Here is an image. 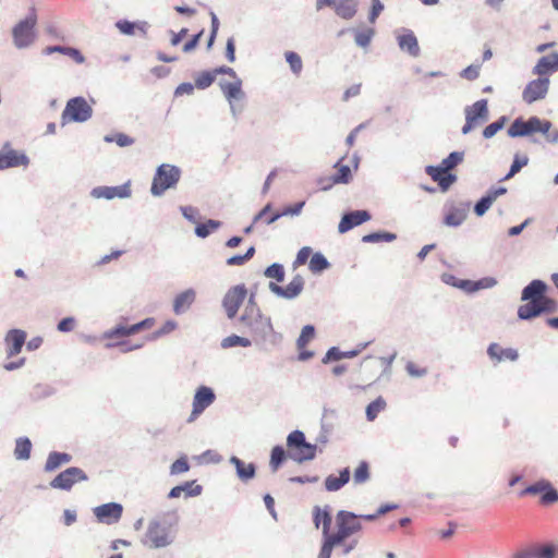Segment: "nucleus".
I'll return each instance as SVG.
<instances>
[{
  "instance_id": "48",
  "label": "nucleus",
  "mask_w": 558,
  "mask_h": 558,
  "mask_svg": "<svg viewBox=\"0 0 558 558\" xmlns=\"http://www.w3.org/2000/svg\"><path fill=\"white\" fill-rule=\"evenodd\" d=\"M215 78V73L204 71L195 77V86L199 89H205L214 83Z\"/></svg>"
},
{
  "instance_id": "53",
  "label": "nucleus",
  "mask_w": 558,
  "mask_h": 558,
  "mask_svg": "<svg viewBox=\"0 0 558 558\" xmlns=\"http://www.w3.org/2000/svg\"><path fill=\"white\" fill-rule=\"evenodd\" d=\"M374 36V29L367 28L355 34V43L361 47H367Z\"/></svg>"
},
{
  "instance_id": "52",
  "label": "nucleus",
  "mask_w": 558,
  "mask_h": 558,
  "mask_svg": "<svg viewBox=\"0 0 558 558\" xmlns=\"http://www.w3.org/2000/svg\"><path fill=\"white\" fill-rule=\"evenodd\" d=\"M286 60L293 73L299 74L302 71L303 63L301 57L294 51L286 52Z\"/></svg>"
},
{
  "instance_id": "8",
  "label": "nucleus",
  "mask_w": 558,
  "mask_h": 558,
  "mask_svg": "<svg viewBox=\"0 0 558 558\" xmlns=\"http://www.w3.org/2000/svg\"><path fill=\"white\" fill-rule=\"evenodd\" d=\"M37 23V15L33 9L32 13L23 21L17 23L12 31L14 45L17 48L29 46L35 39L34 28Z\"/></svg>"
},
{
  "instance_id": "58",
  "label": "nucleus",
  "mask_w": 558,
  "mask_h": 558,
  "mask_svg": "<svg viewBox=\"0 0 558 558\" xmlns=\"http://www.w3.org/2000/svg\"><path fill=\"white\" fill-rule=\"evenodd\" d=\"M181 487H184L183 493L185 494V497L198 496L203 489L201 485L195 483V481L185 482Z\"/></svg>"
},
{
  "instance_id": "51",
  "label": "nucleus",
  "mask_w": 558,
  "mask_h": 558,
  "mask_svg": "<svg viewBox=\"0 0 558 558\" xmlns=\"http://www.w3.org/2000/svg\"><path fill=\"white\" fill-rule=\"evenodd\" d=\"M255 254L254 246H251L245 254L243 255H234L227 259V265L229 266H241L244 265L247 260H250Z\"/></svg>"
},
{
  "instance_id": "2",
  "label": "nucleus",
  "mask_w": 558,
  "mask_h": 558,
  "mask_svg": "<svg viewBox=\"0 0 558 558\" xmlns=\"http://www.w3.org/2000/svg\"><path fill=\"white\" fill-rule=\"evenodd\" d=\"M547 286L542 280L531 281L522 291V301L527 303L519 306L518 316L520 319H531L542 313H551L557 308L556 301L547 298L545 292Z\"/></svg>"
},
{
  "instance_id": "64",
  "label": "nucleus",
  "mask_w": 558,
  "mask_h": 558,
  "mask_svg": "<svg viewBox=\"0 0 558 558\" xmlns=\"http://www.w3.org/2000/svg\"><path fill=\"white\" fill-rule=\"evenodd\" d=\"M554 549L550 546H544L536 549L532 556L535 558H554Z\"/></svg>"
},
{
  "instance_id": "36",
  "label": "nucleus",
  "mask_w": 558,
  "mask_h": 558,
  "mask_svg": "<svg viewBox=\"0 0 558 558\" xmlns=\"http://www.w3.org/2000/svg\"><path fill=\"white\" fill-rule=\"evenodd\" d=\"M335 168L337 169V173L330 179V183L327 185H324L323 189L327 190L332 184L336 183H348L351 178V170L349 166L342 165L340 161L335 165Z\"/></svg>"
},
{
  "instance_id": "56",
  "label": "nucleus",
  "mask_w": 558,
  "mask_h": 558,
  "mask_svg": "<svg viewBox=\"0 0 558 558\" xmlns=\"http://www.w3.org/2000/svg\"><path fill=\"white\" fill-rule=\"evenodd\" d=\"M354 353H344V352H341L338 348H331L327 351L325 357L323 359V362L324 363H328L329 361H338V360H341L342 357H347V356H353Z\"/></svg>"
},
{
  "instance_id": "6",
  "label": "nucleus",
  "mask_w": 558,
  "mask_h": 558,
  "mask_svg": "<svg viewBox=\"0 0 558 558\" xmlns=\"http://www.w3.org/2000/svg\"><path fill=\"white\" fill-rule=\"evenodd\" d=\"M173 541L171 526L159 521L150 522L143 544L149 548H161L170 545Z\"/></svg>"
},
{
  "instance_id": "47",
  "label": "nucleus",
  "mask_w": 558,
  "mask_h": 558,
  "mask_svg": "<svg viewBox=\"0 0 558 558\" xmlns=\"http://www.w3.org/2000/svg\"><path fill=\"white\" fill-rule=\"evenodd\" d=\"M369 478V465L367 462L362 461L353 474V481L356 484L365 483Z\"/></svg>"
},
{
  "instance_id": "41",
  "label": "nucleus",
  "mask_w": 558,
  "mask_h": 558,
  "mask_svg": "<svg viewBox=\"0 0 558 558\" xmlns=\"http://www.w3.org/2000/svg\"><path fill=\"white\" fill-rule=\"evenodd\" d=\"M304 204H305L304 202H299L292 206L286 207L281 213L274 214L269 219H267V225H271L272 222H275L277 219H279L282 216L299 215L301 213Z\"/></svg>"
},
{
  "instance_id": "12",
  "label": "nucleus",
  "mask_w": 558,
  "mask_h": 558,
  "mask_svg": "<svg viewBox=\"0 0 558 558\" xmlns=\"http://www.w3.org/2000/svg\"><path fill=\"white\" fill-rule=\"evenodd\" d=\"M215 401L214 391L206 386H202L196 390L193 399V410L189 417V422L196 420L206 408H208Z\"/></svg>"
},
{
  "instance_id": "38",
  "label": "nucleus",
  "mask_w": 558,
  "mask_h": 558,
  "mask_svg": "<svg viewBox=\"0 0 558 558\" xmlns=\"http://www.w3.org/2000/svg\"><path fill=\"white\" fill-rule=\"evenodd\" d=\"M466 218V211L462 208H451L446 214L444 222L450 227L460 226Z\"/></svg>"
},
{
  "instance_id": "9",
  "label": "nucleus",
  "mask_w": 558,
  "mask_h": 558,
  "mask_svg": "<svg viewBox=\"0 0 558 558\" xmlns=\"http://www.w3.org/2000/svg\"><path fill=\"white\" fill-rule=\"evenodd\" d=\"M247 298V289L245 284H236L230 288L223 296L222 306L229 319H233L240 306L244 303Z\"/></svg>"
},
{
  "instance_id": "13",
  "label": "nucleus",
  "mask_w": 558,
  "mask_h": 558,
  "mask_svg": "<svg viewBox=\"0 0 558 558\" xmlns=\"http://www.w3.org/2000/svg\"><path fill=\"white\" fill-rule=\"evenodd\" d=\"M304 289V279L302 276L296 275L287 287H281L277 282H269V290L276 295L283 299H294Z\"/></svg>"
},
{
  "instance_id": "16",
  "label": "nucleus",
  "mask_w": 558,
  "mask_h": 558,
  "mask_svg": "<svg viewBox=\"0 0 558 558\" xmlns=\"http://www.w3.org/2000/svg\"><path fill=\"white\" fill-rule=\"evenodd\" d=\"M542 494L541 501L545 505L554 502L558 500V494L555 489L550 487V484L546 481H539L533 485L527 486L524 488L520 496H526V495H537Z\"/></svg>"
},
{
  "instance_id": "19",
  "label": "nucleus",
  "mask_w": 558,
  "mask_h": 558,
  "mask_svg": "<svg viewBox=\"0 0 558 558\" xmlns=\"http://www.w3.org/2000/svg\"><path fill=\"white\" fill-rule=\"evenodd\" d=\"M232 81L221 80L219 82V87L233 109L234 101L241 100L244 98V92L242 90V81L238 77H231Z\"/></svg>"
},
{
  "instance_id": "46",
  "label": "nucleus",
  "mask_w": 558,
  "mask_h": 558,
  "mask_svg": "<svg viewBox=\"0 0 558 558\" xmlns=\"http://www.w3.org/2000/svg\"><path fill=\"white\" fill-rule=\"evenodd\" d=\"M220 226V222L219 221H216V220H211L209 219L208 221H206L205 223H199L196 228H195V233L199 236V238H206L207 235H209L213 231H215L216 229H218Z\"/></svg>"
},
{
  "instance_id": "20",
  "label": "nucleus",
  "mask_w": 558,
  "mask_h": 558,
  "mask_svg": "<svg viewBox=\"0 0 558 558\" xmlns=\"http://www.w3.org/2000/svg\"><path fill=\"white\" fill-rule=\"evenodd\" d=\"M425 171L433 181L438 183L440 190L444 192H446L457 179L454 174H451L440 166H427Z\"/></svg>"
},
{
  "instance_id": "61",
  "label": "nucleus",
  "mask_w": 558,
  "mask_h": 558,
  "mask_svg": "<svg viewBox=\"0 0 558 558\" xmlns=\"http://www.w3.org/2000/svg\"><path fill=\"white\" fill-rule=\"evenodd\" d=\"M395 238H396L395 234L388 233V232H385V233H371V234L364 235L363 236V241L364 242H378V241H381V240L392 241Z\"/></svg>"
},
{
  "instance_id": "18",
  "label": "nucleus",
  "mask_w": 558,
  "mask_h": 558,
  "mask_svg": "<svg viewBox=\"0 0 558 558\" xmlns=\"http://www.w3.org/2000/svg\"><path fill=\"white\" fill-rule=\"evenodd\" d=\"M155 324L154 318H146L137 324L130 326H117L106 333L108 339H117L135 335L144 329H150Z\"/></svg>"
},
{
  "instance_id": "28",
  "label": "nucleus",
  "mask_w": 558,
  "mask_h": 558,
  "mask_svg": "<svg viewBox=\"0 0 558 558\" xmlns=\"http://www.w3.org/2000/svg\"><path fill=\"white\" fill-rule=\"evenodd\" d=\"M399 47L409 52L412 57H417L420 54V46L417 43V38L412 32H408L398 37Z\"/></svg>"
},
{
  "instance_id": "3",
  "label": "nucleus",
  "mask_w": 558,
  "mask_h": 558,
  "mask_svg": "<svg viewBox=\"0 0 558 558\" xmlns=\"http://www.w3.org/2000/svg\"><path fill=\"white\" fill-rule=\"evenodd\" d=\"M239 323L252 337L255 343L264 342L275 333L271 318L262 313L254 295L247 300Z\"/></svg>"
},
{
  "instance_id": "21",
  "label": "nucleus",
  "mask_w": 558,
  "mask_h": 558,
  "mask_svg": "<svg viewBox=\"0 0 558 558\" xmlns=\"http://www.w3.org/2000/svg\"><path fill=\"white\" fill-rule=\"evenodd\" d=\"M95 515L100 522L114 523L122 515V506L114 502L101 505L95 508Z\"/></svg>"
},
{
  "instance_id": "54",
  "label": "nucleus",
  "mask_w": 558,
  "mask_h": 558,
  "mask_svg": "<svg viewBox=\"0 0 558 558\" xmlns=\"http://www.w3.org/2000/svg\"><path fill=\"white\" fill-rule=\"evenodd\" d=\"M527 161H529V159L525 156H523V157L515 156V158L511 165L510 171L505 177V180H508V179L512 178L515 173H518L524 166L527 165Z\"/></svg>"
},
{
  "instance_id": "31",
  "label": "nucleus",
  "mask_w": 558,
  "mask_h": 558,
  "mask_svg": "<svg viewBox=\"0 0 558 558\" xmlns=\"http://www.w3.org/2000/svg\"><path fill=\"white\" fill-rule=\"evenodd\" d=\"M315 454H316V445L306 444V445H303L302 447L292 449V451L289 456L294 461L301 463L303 461L314 459Z\"/></svg>"
},
{
  "instance_id": "49",
  "label": "nucleus",
  "mask_w": 558,
  "mask_h": 558,
  "mask_svg": "<svg viewBox=\"0 0 558 558\" xmlns=\"http://www.w3.org/2000/svg\"><path fill=\"white\" fill-rule=\"evenodd\" d=\"M265 276L275 279L277 282H282L284 279V268L282 265L275 263L266 268Z\"/></svg>"
},
{
  "instance_id": "60",
  "label": "nucleus",
  "mask_w": 558,
  "mask_h": 558,
  "mask_svg": "<svg viewBox=\"0 0 558 558\" xmlns=\"http://www.w3.org/2000/svg\"><path fill=\"white\" fill-rule=\"evenodd\" d=\"M189 469L190 465L187 460L185 458H180L172 463L170 471L171 474H181L189 471Z\"/></svg>"
},
{
  "instance_id": "57",
  "label": "nucleus",
  "mask_w": 558,
  "mask_h": 558,
  "mask_svg": "<svg viewBox=\"0 0 558 558\" xmlns=\"http://www.w3.org/2000/svg\"><path fill=\"white\" fill-rule=\"evenodd\" d=\"M312 255V248L308 247V246H304L302 247L298 255H296V258L295 260L293 262V267L294 268H298L302 265H305L310 258V256Z\"/></svg>"
},
{
  "instance_id": "22",
  "label": "nucleus",
  "mask_w": 558,
  "mask_h": 558,
  "mask_svg": "<svg viewBox=\"0 0 558 558\" xmlns=\"http://www.w3.org/2000/svg\"><path fill=\"white\" fill-rule=\"evenodd\" d=\"M371 219V215L366 210H355L345 214L339 222L338 230L340 233L348 232L352 228L362 225Z\"/></svg>"
},
{
  "instance_id": "39",
  "label": "nucleus",
  "mask_w": 558,
  "mask_h": 558,
  "mask_svg": "<svg viewBox=\"0 0 558 558\" xmlns=\"http://www.w3.org/2000/svg\"><path fill=\"white\" fill-rule=\"evenodd\" d=\"M386 408V401L383 397H378L366 408V416L368 421H374L377 415Z\"/></svg>"
},
{
  "instance_id": "30",
  "label": "nucleus",
  "mask_w": 558,
  "mask_h": 558,
  "mask_svg": "<svg viewBox=\"0 0 558 558\" xmlns=\"http://www.w3.org/2000/svg\"><path fill=\"white\" fill-rule=\"evenodd\" d=\"M555 70H558V53L542 57L535 65L534 73L545 75Z\"/></svg>"
},
{
  "instance_id": "5",
  "label": "nucleus",
  "mask_w": 558,
  "mask_h": 558,
  "mask_svg": "<svg viewBox=\"0 0 558 558\" xmlns=\"http://www.w3.org/2000/svg\"><path fill=\"white\" fill-rule=\"evenodd\" d=\"M551 128V123L547 120H541L537 117H531L529 120L521 118L515 119L508 129L510 137H520L531 135L533 133L547 134Z\"/></svg>"
},
{
  "instance_id": "17",
  "label": "nucleus",
  "mask_w": 558,
  "mask_h": 558,
  "mask_svg": "<svg viewBox=\"0 0 558 558\" xmlns=\"http://www.w3.org/2000/svg\"><path fill=\"white\" fill-rule=\"evenodd\" d=\"M132 194L131 184L126 182L118 186H98L92 191V195L96 198H128Z\"/></svg>"
},
{
  "instance_id": "1",
  "label": "nucleus",
  "mask_w": 558,
  "mask_h": 558,
  "mask_svg": "<svg viewBox=\"0 0 558 558\" xmlns=\"http://www.w3.org/2000/svg\"><path fill=\"white\" fill-rule=\"evenodd\" d=\"M397 508V505L381 506L375 513L357 515L351 511L340 510L335 517V529L331 530V514L328 507L322 509L315 506L313 509V522L316 529L322 526L323 544L318 558H331V553L335 547L342 546L343 554H349L353 550L357 541L353 539L350 543L347 541L362 531V520L374 521L379 515L387 513Z\"/></svg>"
},
{
  "instance_id": "11",
  "label": "nucleus",
  "mask_w": 558,
  "mask_h": 558,
  "mask_svg": "<svg viewBox=\"0 0 558 558\" xmlns=\"http://www.w3.org/2000/svg\"><path fill=\"white\" fill-rule=\"evenodd\" d=\"M87 480L86 473L76 466H71L59 473L51 482L50 486L56 489L70 490L75 483Z\"/></svg>"
},
{
  "instance_id": "15",
  "label": "nucleus",
  "mask_w": 558,
  "mask_h": 558,
  "mask_svg": "<svg viewBox=\"0 0 558 558\" xmlns=\"http://www.w3.org/2000/svg\"><path fill=\"white\" fill-rule=\"evenodd\" d=\"M27 165L28 158L25 154L12 149L9 144L3 146L0 151V170Z\"/></svg>"
},
{
  "instance_id": "34",
  "label": "nucleus",
  "mask_w": 558,
  "mask_h": 558,
  "mask_svg": "<svg viewBox=\"0 0 558 558\" xmlns=\"http://www.w3.org/2000/svg\"><path fill=\"white\" fill-rule=\"evenodd\" d=\"M335 11L338 16L350 20L356 13V2L354 0H339L335 4Z\"/></svg>"
},
{
  "instance_id": "44",
  "label": "nucleus",
  "mask_w": 558,
  "mask_h": 558,
  "mask_svg": "<svg viewBox=\"0 0 558 558\" xmlns=\"http://www.w3.org/2000/svg\"><path fill=\"white\" fill-rule=\"evenodd\" d=\"M463 160V153L453 151L449 154V156L440 162V167L450 172L453 168H456Z\"/></svg>"
},
{
  "instance_id": "55",
  "label": "nucleus",
  "mask_w": 558,
  "mask_h": 558,
  "mask_svg": "<svg viewBox=\"0 0 558 558\" xmlns=\"http://www.w3.org/2000/svg\"><path fill=\"white\" fill-rule=\"evenodd\" d=\"M505 120L506 119L502 117L498 121L488 124L483 131V136L485 138L493 137L498 131H500L504 128Z\"/></svg>"
},
{
  "instance_id": "40",
  "label": "nucleus",
  "mask_w": 558,
  "mask_h": 558,
  "mask_svg": "<svg viewBox=\"0 0 558 558\" xmlns=\"http://www.w3.org/2000/svg\"><path fill=\"white\" fill-rule=\"evenodd\" d=\"M252 344V341L248 338L240 337L238 335H231L222 339L221 347L225 349L232 348V347H250Z\"/></svg>"
},
{
  "instance_id": "37",
  "label": "nucleus",
  "mask_w": 558,
  "mask_h": 558,
  "mask_svg": "<svg viewBox=\"0 0 558 558\" xmlns=\"http://www.w3.org/2000/svg\"><path fill=\"white\" fill-rule=\"evenodd\" d=\"M32 442L27 437L16 439L14 456L17 460H27L31 457Z\"/></svg>"
},
{
  "instance_id": "59",
  "label": "nucleus",
  "mask_w": 558,
  "mask_h": 558,
  "mask_svg": "<svg viewBox=\"0 0 558 558\" xmlns=\"http://www.w3.org/2000/svg\"><path fill=\"white\" fill-rule=\"evenodd\" d=\"M107 142H116L120 147L130 146L134 140L124 133H118L113 137H106Z\"/></svg>"
},
{
  "instance_id": "35",
  "label": "nucleus",
  "mask_w": 558,
  "mask_h": 558,
  "mask_svg": "<svg viewBox=\"0 0 558 558\" xmlns=\"http://www.w3.org/2000/svg\"><path fill=\"white\" fill-rule=\"evenodd\" d=\"M53 52H59L61 54L69 56L72 58L76 63H83L85 61L84 56L81 53L80 50L71 47H62V46H48L45 49L46 54H51Z\"/></svg>"
},
{
  "instance_id": "24",
  "label": "nucleus",
  "mask_w": 558,
  "mask_h": 558,
  "mask_svg": "<svg viewBox=\"0 0 558 558\" xmlns=\"http://www.w3.org/2000/svg\"><path fill=\"white\" fill-rule=\"evenodd\" d=\"M26 333L20 329L10 330L5 337V342L8 347V356L12 357L17 355L22 347L25 343Z\"/></svg>"
},
{
  "instance_id": "33",
  "label": "nucleus",
  "mask_w": 558,
  "mask_h": 558,
  "mask_svg": "<svg viewBox=\"0 0 558 558\" xmlns=\"http://www.w3.org/2000/svg\"><path fill=\"white\" fill-rule=\"evenodd\" d=\"M72 457L65 452H51L46 461L45 471L52 472L62 464L69 463Z\"/></svg>"
},
{
  "instance_id": "27",
  "label": "nucleus",
  "mask_w": 558,
  "mask_h": 558,
  "mask_svg": "<svg viewBox=\"0 0 558 558\" xmlns=\"http://www.w3.org/2000/svg\"><path fill=\"white\" fill-rule=\"evenodd\" d=\"M507 190L505 187H498L490 191L486 196L482 197L475 205L474 211L477 216H483L498 196L505 194Z\"/></svg>"
},
{
  "instance_id": "45",
  "label": "nucleus",
  "mask_w": 558,
  "mask_h": 558,
  "mask_svg": "<svg viewBox=\"0 0 558 558\" xmlns=\"http://www.w3.org/2000/svg\"><path fill=\"white\" fill-rule=\"evenodd\" d=\"M315 337V329L312 325H306L303 327L301 335L296 341V345L299 350L306 348L308 342Z\"/></svg>"
},
{
  "instance_id": "32",
  "label": "nucleus",
  "mask_w": 558,
  "mask_h": 558,
  "mask_svg": "<svg viewBox=\"0 0 558 558\" xmlns=\"http://www.w3.org/2000/svg\"><path fill=\"white\" fill-rule=\"evenodd\" d=\"M230 462L235 466L238 476L246 482L255 476V466L253 463L245 464L238 457H231Z\"/></svg>"
},
{
  "instance_id": "14",
  "label": "nucleus",
  "mask_w": 558,
  "mask_h": 558,
  "mask_svg": "<svg viewBox=\"0 0 558 558\" xmlns=\"http://www.w3.org/2000/svg\"><path fill=\"white\" fill-rule=\"evenodd\" d=\"M549 81L545 77H539L531 81L523 90L522 98L526 104H532L543 99L548 92Z\"/></svg>"
},
{
  "instance_id": "26",
  "label": "nucleus",
  "mask_w": 558,
  "mask_h": 558,
  "mask_svg": "<svg viewBox=\"0 0 558 558\" xmlns=\"http://www.w3.org/2000/svg\"><path fill=\"white\" fill-rule=\"evenodd\" d=\"M196 293L193 289H187L179 293L173 301V312L179 315L186 312L195 301Z\"/></svg>"
},
{
  "instance_id": "10",
  "label": "nucleus",
  "mask_w": 558,
  "mask_h": 558,
  "mask_svg": "<svg viewBox=\"0 0 558 558\" xmlns=\"http://www.w3.org/2000/svg\"><path fill=\"white\" fill-rule=\"evenodd\" d=\"M487 100H477L471 107H468L465 109V124L462 128V133L468 134L473 129H475L481 122L487 120Z\"/></svg>"
},
{
  "instance_id": "4",
  "label": "nucleus",
  "mask_w": 558,
  "mask_h": 558,
  "mask_svg": "<svg viewBox=\"0 0 558 558\" xmlns=\"http://www.w3.org/2000/svg\"><path fill=\"white\" fill-rule=\"evenodd\" d=\"M181 178V170L169 163L160 165L153 178L150 192L154 196L162 195L167 190L177 185Z\"/></svg>"
},
{
  "instance_id": "43",
  "label": "nucleus",
  "mask_w": 558,
  "mask_h": 558,
  "mask_svg": "<svg viewBox=\"0 0 558 558\" xmlns=\"http://www.w3.org/2000/svg\"><path fill=\"white\" fill-rule=\"evenodd\" d=\"M310 269L313 272H320L328 268L329 263L326 257L320 253H315L310 260Z\"/></svg>"
},
{
  "instance_id": "42",
  "label": "nucleus",
  "mask_w": 558,
  "mask_h": 558,
  "mask_svg": "<svg viewBox=\"0 0 558 558\" xmlns=\"http://www.w3.org/2000/svg\"><path fill=\"white\" fill-rule=\"evenodd\" d=\"M305 436L303 432L301 430H294L289 434L287 438V446L289 448V454L291 453L292 449H295L298 447H302L303 445H306Z\"/></svg>"
},
{
  "instance_id": "25",
  "label": "nucleus",
  "mask_w": 558,
  "mask_h": 558,
  "mask_svg": "<svg viewBox=\"0 0 558 558\" xmlns=\"http://www.w3.org/2000/svg\"><path fill=\"white\" fill-rule=\"evenodd\" d=\"M117 28L122 33L123 35L128 36H134V35H142L145 36L148 28L147 22H130L126 20H120L116 23Z\"/></svg>"
},
{
  "instance_id": "7",
  "label": "nucleus",
  "mask_w": 558,
  "mask_h": 558,
  "mask_svg": "<svg viewBox=\"0 0 558 558\" xmlns=\"http://www.w3.org/2000/svg\"><path fill=\"white\" fill-rule=\"evenodd\" d=\"M93 113L89 104L83 97L71 98L62 112L61 124L65 125L70 122H85Z\"/></svg>"
},
{
  "instance_id": "23",
  "label": "nucleus",
  "mask_w": 558,
  "mask_h": 558,
  "mask_svg": "<svg viewBox=\"0 0 558 558\" xmlns=\"http://www.w3.org/2000/svg\"><path fill=\"white\" fill-rule=\"evenodd\" d=\"M487 354L494 363H501L506 361L514 362L519 357V353L512 348H502L498 343L489 344Z\"/></svg>"
},
{
  "instance_id": "62",
  "label": "nucleus",
  "mask_w": 558,
  "mask_h": 558,
  "mask_svg": "<svg viewBox=\"0 0 558 558\" xmlns=\"http://www.w3.org/2000/svg\"><path fill=\"white\" fill-rule=\"evenodd\" d=\"M384 10V5L380 0H372V9L369 13V22L375 23L381 11Z\"/></svg>"
},
{
  "instance_id": "50",
  "label": "nucleus",
  "mask_w": 558,
  "mask_h": 558,
  "mask_svg": "<svg viewBox=\"0 0 558 558\" xmlns=\"http://www.w3.org/2000/svg\"><path fill=\"white\" fill-rule=\"evenodd\" d=\"M284 459H286V452H284L283 448L280 446L274 447L271 450L270 462H269L271 469L274 471H277Z\"/></svg>"
},
{
  "instance_id": "63",
  "label": "nucleus",
  "mask_w": 558,
  "mask_h": 558,
  "mask_svg": "<svg viewBox=\"0 0 558 558\" xmlns=\"http://www.w3.org/2000/svg\"><path fill=\"white\" fill-rule=\"evenodd\" d=\"M478 75H480V65H469L461 73V76L469 81H473V80L477 78Z\"/></svg>"
},
{
  "instance_id": "29",
  "label": "nucleus",
  "mask_w": 558,
  "mask_h": 558,
  "mask_svg": "<svg viewBox=\"0 0 558 558\" xmlns=\"http://www.w3.org/2000/svg\"><path fill=\"white\" fill-rule=\"evenodd\" d=\"M350 480V471L349 469H343L340 474L329 475L325 480V487L328 492L339 490L342 486H344Z\"/></svg>"
}]
</instances>
